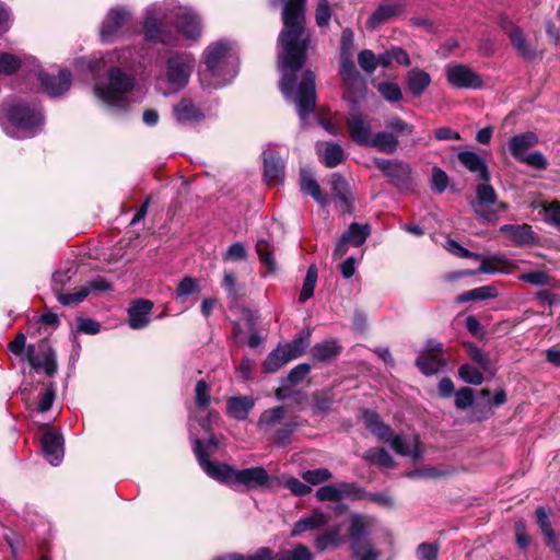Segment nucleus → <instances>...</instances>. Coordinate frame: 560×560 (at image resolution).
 Instances as JSON below:
<instances>
[{"label": "nucleus", "mask_w": 560, "mask_h": 560, "mask_svg": "<svg viewBox=\"0 0 560 560\" xmlns=\"http://www.w3.org/2000/svg\"><path fill=\"white\" fill-rule=\"evenodd\" d=\"M316 148L320 160L327 167H336L345 159V152L337 143H317Z\"/></svg>", "instance_id": "obj_33"}, {"label": "nucleus", "mask_w": 560, "mask_h": 560, "mask_svg": "<svg viewBox=\"0 0 560 560\" xmlns=\"http://www.w3.org/2000/svg\"><path fill=\"white\" fill-rule=\"evenodd\" d=\"M285 416V408L277 406L265 410L258 420V428L266 431L268 428L279 423Z\"/></svg>", "instance_id": "obj_42"}, {"label": "nucleus", "mask_w": 560, "mask_h": 560, "mask_svg": "<svg viewBox=\"0 0 560 560\" xmlns=\"http://www.w3.org/2000/svg\"><path fill=\"white\" fill-rule=\"evenodd\" d=\"M153 303L145 299L135 300L128 308V325L131 329L139 330L150 324V314Z\"/></svg>", "instance_id": "obj_21"}, {"label": "nucleus", "mask_w": 560, "mask_h": 560, "mask_svg": "<svg viewBox=\"0 0 560 560\" xmlns=\"http://www.w3.org/2000/svg\"><path fill=\"white\" fill-rule=\"evenodd\" d=\"M377 91L382 97L389 103L399 102L402 98V92L399 85L393 82L378 83Z\"/></svg>", "instance_id": "obj_51"}, {"label": "nucleus", "mask_w": 560, "mask_h": 560, "mask_svg": "<svg viewBox=\"0 0 560 560\" xmlns=\"http://www.w3.org/2000/svg\"><path fill=\"white\" fill-rule=\"evenodd\" d=\"M372 526V520L361 514H353L350 518L349 540L350 545L368 540L366 536Z\"/></svg>", "instance_id": "obj_31"}, {"label": "nucleus", "mask_w": 560, "mask_h": 560, "mask_svg": "<svg viewBox=\"0 0 560 560\" xmlns=\"http://www.w3.org/2000/svg\"><path fill=\"white\" fill-rule=\"evenodd\" d=\"M500 232L517 246L534 244L537 238L528 224H504L500 228Z\"/></svg>", "instance_id": "obj_24"}, {"label": "nucleus", "mask_w": 560, "mask_h": 560, "mask_svg": "<svg viewBox=\"0 0 560 560\" xmlns=\"http://www.w3.org/2000/svg\"><path fill=\"white\" fill-rule=\"evenodd\" d=\"M199 291L198 281L192 277H184L176 288V299L184 301Z\"/></svg>", "instance_id": "obj_55"}, {"label": "nucleus", "mask_w": 560, "mask_h": 560, "mask_svg": "<svg viewBox=\"0 0 560 560\" xmlns=\"http://www.w3.org/2000/svg\"><path fill=\"white\" fill-rule=\"evenodd\" d=\"M467 351L469 358L477 363L483 371L493 373V369L491 365V360L487 353L480 350L478 347L474 345L467 346Z\"/></svg>", "instance_id": "obj_54"}, {"label": "nucleus", "mask_w": 560, "mask_h": 560, "mask_svg": "<svg viewBox=\"0 0 560 560\" xmlns=\"http://www.w3.org/2000/svg\"><path fill=\"white\" fill-rule=\"evenodd\" d=\"M332 478V474L327 468H317L305 470L302 474V479L310 485L317 486Z\"/></svg>", "instance_id": "obj_53"}, {"label": "nucleus", "mask_w": 560, "mask_h": 560, "mask_svg": "<svg viewBox=\"0 0 560 560\" xmlns=\"http://www.w3.org/2000/svg\"><path fill=\"white\" fill-rule=\"evenodd\" d=\"M311 343V330L299 335L290 342L279 345L284 353L290 357V360L301 357Z\"/></svg>", "instance_id": "obj_36"}, {"label": "nucleus", "mask_w": 560, "mask_h": 560, "mask_svg": "<svg viewBox=\"0 0 560 560\" xmlns=\"http://www.w3.org/2000/svg\"><path fill=\"white\" fill-rule=\"evenodd\" d=\"M30 77L36 78L43 89L50 96H58L70 89L71 85V73L67 69H61L57 77L49 75L40 70L39 65L35 63L34 68L31 69Z\"/></svg>", "instance_id": "obj_15"}, {"label": "nucleus", "mask_w": 560, "mask_h": 560, "mask_svg": "<svg viewBox=\"0 0 560 560\" xmlns=\"http://www.w3.org/2000/svg\"><path fill=\"white\" fill-rule=\"evenodd\" d=\"M255 406V399L250 396L231 397L226 404L228 415L236 420H245Z\"/></svg>", "instance_id": "obj_27"}, {"label": "nucleus", "mask_w": 560, "mask_h": 560, "mask_svg": "<svg viewBox=\"0 0 560 560\" xmlns=\"http://www.w3.org/2000/svg\"><path fill=\"white\" fill-rule=\"evenodd\" d=\"M431 84V77L424 70L415 68L407 74L408 90L415 97L421 96Z\"/></svg>", "instance_id": "obj_32"}, {"label": "nucleus", "mask_w": 560, "mask_h": 560, "mask_svg": "<svg viewBox=\"0 0 560 560\" xmlns=\"http://www.w3.org/2000/svg\"><path fill=\"white\" fill-rule=\"evenodd\" d=\"M402 0H385L382 2L368 20L370 28H376L390 18L398 15L404 10Z\"/></svg>", "instance_id": "obj_23"}, {"label": "nucleus", "mask_w": 560, "mask_h": 560, "mask_svg": "<svg viewBox=\"0 0 560 560\" xmlns=\"http://www.w3.org/2000/svg\"><path fill=\"white\" fill-rule=\"evenodd\" d=\"M447 82L457 89H480L481 77L466 65H448L445 69Z\"/></svg>", "instance_id": "obj_17"}, {"label": "nucleus", "mask_w": 560, "mask_h": 560, "mask_svg": "<svg viewBox=\"0 0 560 560\" xmlns=\"http://www.w3.org/2000/svg\"><path fill=\"white\" fill-rule=\"evenodd\" d=\"M370 235V225L369 224H358L351 223L347 232H345L340 240L338 241L334 255L335 257H342L349 246L359 247L361 246Z\"/></svg>", "instance_id": "obj_18"}, {"label": "nucleus", "mask_w": 560, "mask_h": 560, "mask_svg": "<svg viewBox=\"0 0 560 560\" xmlns=\"http://www.w3.org/2000/svg\"><path fill=\"white\" fill-rule=\"evenodd\" d=\"M290 357L284 353L282 348L278 346L272 350L264 361L262 368L268 373H273L290 362Z\"/></svg>", "instance_id": "obj_41"}, {"label": "nucleus", "mask_w": 560, "mask_h": 560, "mask_svg": "<svg viewBox=\"0 0 560 560\" xmlns=\"http://www.w3.org/2000/svg\"><path fill=\"white\" fill-rule=\"evenodd\" d=\"M340 528L339 526H334L327 530H325L322 535H319L314 545L319 552L325 551L328 548H336L340 545Z\"/></svg>", "instance_id": "obj_39"}, {"label": "nucleus", "mask_w": 560, "mask_h": 560, "mask_svg": "<svg viewBox=\"0 0 560 560\" xmlns=\"http://www.w3.org/2000/svg\"><path fill=\"white\" fill-rule=\"evenodd\" d=\"M365 491L355 482H336L325 485L316 490L315 497L320 502H337L341 500L357 501L363 499Z\"/></svg>", "instance_id": "obj_10"}, {"label": "nucleus", "mask_w": 560, "mask_h": 560, "mask_svg": "<svg viewBox=\"0 0 560 560\" xmlns=\"http://www.w3.org/2000/svg\"><path fill=\"white\" fill-rule=\"evenodd\" d=\"M276 560H314V556L306 546L296 544L292 550L280 552Z\"/></svg>", "instance_id": "obj_48"}, {"label": "nucleus", "mask_w": 560, "mask_h": 560, "mask_svg": "<svg viewBox=\"0 0 560 560\" xmlns=\"http://www.w3.org/2000/svg\"><path fill=\"white\" fill-rule=\"evenodd\" d=\"M330 19L331 10L328 0H318L315 12V20L317 25L319 27H325L329 24Z\"/></svg>", "instance_id": "obj_59"}, {"label": "nucleus", "mask_w": 560, "mask_h": 560, "mask_svg": "<svg viewBox=\"0 0 560 560\" xmlns=\"http://www.w3.org/2000/svg\"><path fill=\"white\" fill-rule=\"evenodd\" d=\"M331 191L336 200H338L342 206H348V184L342 176L338 174L332 175Z\"/></svg>", "instance_id": "obj_49"}, {"label": "nucleus", "mask_w": 560, "mask_h": 560, "mask_svg": "<svg viewBox=\"0 0 560 560\" xmlns=\"http://www.w3.org/2000/svg\"><path fill=\"white\" fill-rule=\"evenodd\" d=\"M498 296V290L493 285H483L466 291L456 296L457 303H466L470 301H485Z\"/></svg>", "instance_id": "obj_37"}, {"label": "nucleus", "mask_w": 560, "mask_h": 560, "mask_svg": "<svg viewBox=\"0 0 560 560\" xmlns=\"http://www.w3.org/2000/svg\"><path fill=\"white\" fill-rule=\"evenodd\" d=\"M506 34L521 56L525 58H533L535 56V51L528 46L524 33L518 26L511 25L506 30Z\"/></svg>", "instance_id": "obj_38"}, {"label": "nucleus", "mask_w": 560, "mask_h": 560, "mask_svg": "<svg viewBox=\"0 0 560 560\" xmlns=\"http://www.w3.org/2000/svg\"><path fill=\"white\" fill-rule=\"evenodd\" d=\"M129 16L130 14L125 8H114L109 10L102 24L100 32L101 40L103 43H112Z\"/></svg>", "instance_id": "obj_19"}, {"label": "nucleus", "mask_w": 560, "mask_h": 560, "mask_svg": "<svg viewBox=\"0 0 560 560\" xmlns=\"http://www.w3.org/2000/svg\"><path fill=\"white\" fill-rule=\"evenodd\" d=\"M363 458L372 464H376L385 468H392L395 466L393 457L384 448H371L363 454Z\"/></svg>", "instance_id": "obj_44"}, {"label": "nucleus", "mask_w": 560, "mask_h": 560, "mask_svg": "<svg viewBox=\"0 0 560 560\" xmlns=\"http://www.w3.org/2000/svg\"><path fill=\"white\" fill-rule=\"evenodd\" d=\"M474 404V389L462 387L455 393V406L457 409H467Z\"/></svg>", "instance_id": "obj_61"}, {"label": "nucleus", "mask_w": 560, "mask_h": 560, "mask_svg": "<svg viewBox=\"0 0 560 560\" xmlns=\"http://www.w3.org/2000/svg\"><path fill=\"white\" fill-rule=\"evenodd\" d=\"M416 364L423 374L433 375L442 369L444 361L439 355L421 354Z\"/></svg>", "instance_id": "obj_43"}, {"label": "nucleus", "mask_w": 560, "mask_h": 560, "mask_svg": "<svg viewBox=\"0 0 560 560\" xmlns=\"http://www.w3.org/2000/svg\"><path fill=\"white\" fill-rule=\"evenodd\" d=\"M42 448L45 457L51 465H59L63 458L62 435L55 431L47 430L42 438Z\"/></svg>", "instance_id": "obj_22"}, {"label": "nucleus", "mask_w": 560, "mask_h": 560, "mask_svg": "<svg viewBox=\"0 0 560 560\" xmlns=\"http://www.w3.org/2000/svg\"><path fill=\"white\" fill-rule=\"evenodd\" d=\"M347 129L352 141L361 147H366L371 142L373 132L372 119L364 116L359 110H352L347 117Z\"/></svg>", "instance_id": "obj_16"}, {"label": "nucleus", "mask_w": 560, "mask_h": 560, "mask_svg": "<svg viewBox=\"0 0 560 560\" xmlns=\"http://www.w3.org/2000/svg\"><path fill=\"white\" fill-rule=\"evenodd\" d=\"M375 166L399 189H409L411 168L399 160L374 159Z\"/></svg>", "instance_id": "obj_14"}, {"label": "nucleus", "mask_w": 560, "mask_h": 560, "mask_svg": "<svg viewBox=\"0 0 560 560\" xmlns=\"http://www.w3.org/2000/svg\"><path fill=\"white\" fill-rule=\"evenodd\" d=\"M458 161L471 173L483 182H488L490 174L485 160L472 151H462L457 154Z\"/></svg>", "instance_id": "obj_25"}, {"label": "nucleus", "mask_w": 560, "mask_h": 560, "mask_svg": "<svg viewBox=\"0 0 560 560\" xmlns=\"http://www.w3.org/2000/svg\"><path fill=\"white\" fill-rule=\"evenodd\" d=\"M354 33L347 27L342 31L340 39V56L353 57Z\"/></svg>", "instance_id": "obj_60"}, {"label": "nucleus", "mask_w": 560, "mask_h": 560, "mask_svg": "<svg viewBox=\"0 0 560 560\" xmlns=\"http://www.w3.org/2000/svg\"><path fill=\"white\" fill-rule=\"evenodd\" d=\"M264 165H265V179L269 186H276L284 179V162L283 160L271 149H267L262 153Z\"/></svg>", "instance_id": "obj_20"}, {"label": "nucleus", "mask_w": 560, "mask_h": 560, "mask_svg": "<svg viewBox=\"0 0 560 560\" xmlns=\"http://www.w3.org/2000/svg\"><path fill=\"white\" fill-rule=\"evenodd\" d=\"M339 73L346 85L347 98L352 103H357L358 98L364 95L366 83L358 71L352 57L340 56Z\"/></svg>", "instance_id": "obj_12"}, {"label": "nucleus", "mask_w": 560, "mask_h": 560, "mask_svg": "<svg viewBox=\"0 0 560 560\" xmlns=\"http://www.w3.org/2000/svg\"><path fill=\"white\" fill-rule=\"evenodd\" d=\"M317 281V269L314 265L310 266L303 282V287L300 292L299 300L301 303H305L313 296L314 289Z\"/></svg>", "instance_id": "obj_45"}, {"label": "nucleus", "mask_w": 560, "mask_h": 560, "mask_svg": "<svg viewBox=\"0 0 560 560\" xmlns=\"http://www.w3.org/2000/svg\"><path fill=\"white\" fill-rule=\"evenodd\" d=\"M363 419L366 428L378 440L389 443L397 454L409 456L413 460H418L422 457L423 450L418 436L394 435L392 429L372 410H365L363 412Z\"/></svg>", "instance_id": "obj_8"}, {"label": "nucleus", "mask_w": 560, "mask_h": 560, "mask_svg": "<svg viewBox=\"0 0 560 560\" xmlns=\"http://www.w3.org/2000/svg\"><path fill=\"white\" fill-rule=\"evenodd\" d=\"M194 452L202 469L211 478L230 486L241 485L247 489H258L268 485L269 475L264 467H250L236 470L226 464H218L209 460L202 442L199 439L192 440Z\"/></svg>", "instance_id": "obj_4"}, {"label": "nucleus", "mask_w": 560, "mask_h": 560, "mask_svg": "<svg viewBox=\"0 0 560 560\" xmlns=\"http://www.w3.org/2000/svg\"><path fill=\"white\" fill-rule=\"evenodd\" d=\"M358 62L366 73H373L377 68L376 55L370 49H363L359 52Z\"/></svg>", "instance_id": "obj_57"}, {"label": "nucleus", "mask_w": 560, "mask_h": 560, "mask_svg": "<svg viewBox=\"0 0 560 560\" xmlns=\"http://www.w3.org/2000/svg\"><path fill=\"white\" fill-rule=\"evenodd\" d=\"M536 518L538 526L540 527L541 532L547 538V542L549 545H556V535L549 521V515L545 508L538 506L536 509Z\"/></svg>", "instance_id": "obj_46"}, {"label": "nucleus", "mask_w": 560, "mask_h": 560, "mask_svg": "<svg viewBox=\"0 0 560 560\" xmlns=\"http://www.w3.org/2000/svg\"><path fill=\"white\" fill-rule=\"evenodd\" d=\"M471 207L475 213L485 220H492L499 211L508 208L506 203L498 202L493 187L487 182L477 186L476 200L471 202Z\"/></svg>", "instance_id": "obj_11"}, {"label": "nucleus", "mask_w": 560, "mask_h": 560, "mask_svg": "<svg viewBox=\"0 0 560 560\" xmlns=\"http://www.w3.org/2000/svg\"><path fill=\"white\" fill-rule=\"evenodd\" d=\"M36 60L34 58H26L24 60L20 59L18 56L12 54H0V73L2 74H12L18 69L23 68H34Z\"/></svg>", "instance_id": "obj_35"}, {"label": "nucleus", "mask_w": 560, "mask_h": 560, "mask_svg": "<svg viewBox=\"0 0 560 560\" xmlns=\"http://www.w3.org/2000/svg\"><path fill=\"white\" fill-rule=\"evenodd\" d=\"M272 5L283 4V30L278 37V68L281 72L280 91L288 101L296 105L302 122L316 106L315 74L311 70L302 73L296 85L295 72L306 60L311 35L305 30V0H270Z\"/></svg>", "instance_id": "obj_1"}, {"label": "nucleus", "mask_w": 560, "mask_h": 560, "mask_svg": "<svg viewBox=\"0 0 560 560\" xmlns=\"http://www.w3.org/2000/svg\"><path fill=\"white\" fill-rule=\"evenodd\" d=\"M385 125L397 138L399 136H410L413 133V126L397 116L387 118Z\"/></svg>", "instance_id": "obj_52"}, {"label": "nucleus", "mask_w": 560, "mask_h": 560, "mask_svg": "<svg viewBox=\"0 0 560 560\" xmlns=\"http://www.w3.org/2000/svg\"><path fill=\"white\" fill-rule=\"evenodd\" d=\"M206 71L201 83L212 88H222L230 83L237 73V57L233 44L220 39L210 44L203 51Z\"/></svg>", "instance_id": "obj_5"}, {"label": "nucleus", "mask_w": 560, "mask_h": 560, "mask_svg": "<svg viewBox=\"0 0 560 560\" xmlns=\"http://www.w3.org/2000/svg\"><path fill=\"white\" fill-rule=\"evenodd\" d=\"M399 141L397 136L390 131L375 132L368 148H374L382 153L393 154L398 149Z\"/></svg>", "instance_id": "obj_30"}, {"label": "nucleus", "mask_w": 560, "mask_h": 560, "mask_svg": "<svg viewBox=\"0 0 560 560\" xmlns=\"http://www.w3.org/2000/svg\"><path fill=\"white\" fill-rule=\"evenodd\" d=\"M545 221L560 230V202L552 201L544 206Z\"/></svg>", "instance_id": "obj_62"}, {"label": "nucleus", "mask_w": 560, "mask_h": 560, "mask_svg": "<svg viewBox=\"0 0 560 560\" xmlns=\"http://www.w3.org/2000/svg\"><path fill=\"white\" fill-rule=\"evenodd\" d=\"M56 292L57 300L66 306H74L81 303L90 293L89 288H84L83 285L75 290L73 293H61L57 289H54Z\"/></svg>", "instance_id": "obj_47"}, {"label": "nucleus", "mask_w": 560, "mask_h": 560, "mask_svg": "<svg viewBox=\"0 0 560 560\" xmlns=\"http://www.w3.org/2000/svg\"><path fill=\"white\" fill-rule=\"evenodd\" d=\"M195 68L196 59L191 52L172 51L156 77V89L163 95L177 93L188 84Z\"/></svg>", "instance_id": "obj_7"}, {"label": "nucleus", "mask_w": 560, "mask_h": 560, "mask_svg": "<svg viewBox=\"0 0 560 560\" xmlns=\"http://www.w3.org/2000/svg\"><path fill=\"white\" fill-rule=\"evenodd\" d=\"M202 24L199 15L189 8L167 10L161 4L150 5L143 16L144 37L149 42L179 45L178 34L186 39L200 37Z\"/></svg>", "instance_id": "obj_2"}, {"label": "nucleus", "mask_w": 560, "mask_h": 560, "mask_svg": "<svg viewBox=\"0 0 560 560\" xmlns=\"http://www.w3.org/2000/svg\"><path fill=\"white\" fill-rule=\"evenodd\" d=\"M300 177L301 190L310 195L320 206H326L327 199L325 195L322 192V189L316 179L314 178L313 174L307 170H302Z\"/></svg>", "instance_id": "obj_34"}, {"label": "nucleus", "mask_w": 560, "mask_h": 560, "mask_svg": "<svg viewBox=\"0 0 560 560\" xmlns=\"http://www.w3.org/2000/svg\"><path fill=\"white\" fill-rule=\"evenodd\" d=\"M174 116L178 122H194L203 118V114L192 101L184 98L174 107Z\"/></svg>", "instance_id": "obj_29"}, {"label": "nucleus", "mask_w": 560, "mask_h": 560, "mask_svg": "<svg viewBox=\"0 0 560 560\" xmlns=\"http://www.w3.org/2000/svg\"><path fill=\"white\" fill-rule=\"evenodd\" d=\"M350 549L357 560H378L380 558V552L369 539L351 544Z\"/></svg>", "instance_id": "obj_40"}, {"label": "nucleus", "mask_w": 560, "mask_h": 560, "mask_svg": "<svg viewBox=\"0 0 560 560\" xmlns=\"http://www.w3.org/2000/svg\"><path fill=\"white\" fill-rule=\"evenodd\" d=\"M341 350L342 347L336 339H326L315 343L311 349V354L314 361L326 362L338 357Z\"/></svg>", "instance_id": "obj_26"}, {"label": "nucleus", "mask_w": 560, "mask_h": 560, "mask_svg": "<svg viewBox=\"0 0 560 560\" xmlns=\"http://www.w3.org/2000/svg\"><path fill=\"white\" fill-rule=\"evenodd\" d=\"M3 131L16 139L32 138L44 126V116L40 106L35 103L16 102L5 108L1 118Z\"/></svg>", "instance_id": "obj_6"}, {"label": "nucleus", "mask_w": 560, "mask_h": 560, "mask_svg": "<svg viewBox=\"0 0 560 560\" xmlns=\"http://www.w3.org/2000/svg\"><path fill=\"white\" fill-rule=\"evenodd\" d=\"M25 359L28 361L32 369H34L37 372L44 371L45 374L49 377L55 376L58 371L56 353L54 349L45 340L39 342L37 354L34 345L27 346Z\"/></svg>", "instance_id": "obj_13"}, {"label": "nucleus", "mask_w": 560, "mask_h": 560, "mask_svg": "<svg viewBox=\"0 0 560 560\" xmlns=\"http://www.w3.org/2000/svg\"><path fill=\"white\" fill-rule=\"evenodd\" d=\"M539 138L533 131H526L513 136L508 143L510 154L520 163L544 171L548 167L547 158L539 151L529 152V149L538 144Z\"/></svg>", "instance_id": "obj_9"}, {"label": "nucleus", "mask_w": 560, "mask_h": 560, "mask_svg": "<svg viewBox=\"0 0 560 560\" xmlns=\"http://www.w3.org/2000/svg\"><path fill=\"white\" fill-rule=\"evenodd\" d=\"M329 521V515L319 511H315L311 516L301 518L294 524L291 536L298 537L301 534L319 528L326 525Z\"/></svg>", "instance_id": "obj_28"}, {"label": "nucleus", "mask_w": 560, "mask_h": 560, "mask_svg": "<svg viewBox=\"0 0 560 560\" xmlns=\"http://www.w3.org/2000/svg\"><path fill=\"white\" fill-rule=\"evenodd\" d=\"M311 365L307 363H301L294 366L288 374L285 381L291 385L300 384L310 373Z\"/></svg>", "instance_id": "obj_63"}, {"label": "nucleus", "mask_w": 560, "mask_h": 560, "mask_svg": "<svg viewBox=\"0 0 560 560\" xmlns=\"http://www.w3.org/2000/svg\"><path fill=\"white\" fill-rule=\"evenodd\" d=\"M256 252L260 261L267 267L269 272L276 271V261L270 252L269 243L266 240H258L256 243Z\"/></svg>", "instance_id": "obj_50"}, {"label": "nucleus", "mask_w": 560, "mask_h": 560, "mask_svg": "<svg viewBox=\"0 0 560 560\" xmlns=\"http://www.w3.org/2000/svg\"><path fill=\"white\" fill-rule=\"evenodd\" d=\"M56 396V388L55 383H50L40 394H39V401L37 406V410L39 412H46L48 411L52 402L55 400Z\"/></svg>", "instance_id": "obj_58"}, {"label": "nucleus", "mask_w": 560, "mask_h": 560, "mask_svg": "<svg viewBox=\"0 0 560 560\" xmlns=\"http://www.w3.org/2000/svg\"><path fill=\"white\" fill-rule=\"evenodd\" d=\"M458 374L468 384L480 385L483 382L482 373L470 364H463L458 370Z\"/></svg>", "instance_id": "obj_56"}, {"label": "nucleus", "mask_w": 560, "mask_h": 560, "mask_svg": "<svg viewBox=\"0 0 560 560\" xmlns=\"http://www.w3.org/2000/svg\"><path fill=\"white\" fill-rule=\"evenodd\" d=\"M136 61V57L129 48L108 52L102 58L91 61L90 68L93 72L101 70L102 66H109L107 82L94 85V94L108 108L122 112L133 103L132 91L136 80L132 75L124 72L119 66L133 68Z\"/></svg>", "instance_id": "obj_3"}, {"label": "nucleus", "mask_w": 560, "mask_h": 560, "mask_svg": "<svg viewBox=\"0 0 560 560\" xmlns=\"http://www.w3.org/2000/svg\"><path fill=\"white\" fill-rule=\"evenodd\" d=\"M438 552V545L422 542L417 548V558L418 560H436Z\"/></svg>", "instance_id": "obj_64"}]
</instances>
